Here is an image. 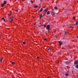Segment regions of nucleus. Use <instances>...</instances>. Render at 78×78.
<instances>
[{"instance_id": "30", "label": "nucleus", "mask_w": 78, "mask_h": 78, "mask_svg": "<svg viewBox=\"0 0 78 78\" xmlns=\"http://www.w3.org/2000/svg\"><path fill=\"white\" fill-rule=\"evenodd\" d=\"M55 37H56V38H57V37H56V35L55 36Z\"/></svg>"}, {"instance_id": "10", "label": "nucleus", "mask_w": 78, "mask_h": 78, "mask_svg": "<svg viewBox=\"0 0 78 78\" xmlns=\"http://www.w3.org/2000/svg\"><path fill=\"white\" fill-rule=\"evenodd\" d=\"M42 15L41 14V15H40V19H41V18H42Z\"/></svg>"}, {"instance_id": "17", "label": "nucleus", "mask_w": 78, "mask_h": 78, "mask_svg": "<svg viewBox=\"0 0 78 78\" xmlns=\"http://www.w3.org/2000/svg\"><path fill=\"white\" fill-rule=\"evenodd\" d=\"M2 20H4V21H5V18L4 17H3L2 18Z\"/></svg>"}, {"instance_id": "16", "label": "nucleus", "mask_w": 78, "mask_h": 78, "mask_svg": "<svg viewBox=\"0 0 78 78\" xmlns=\"http://www.w3.org/2000/svg\"><path fill=\"white\" fill-rule=\"evenodd\" d=\"M51 48H50L48 49V50H50L49 51V52H51Z\"/></svg>"}, {"instance_id": "5", "label": "nucleus", "mask_w": 78, "mask_h": 78, "mask_svg": "<svg viewBox=\"0 0 78 78\" xmlns=\"http://www.w3.org/2000/svg\"><path fill=\"white\" fill-rule=\"evenodd\" d=\"M12 19H13V18H10V19L9 20V22H12Z\"/></svg>"}, {"instance_id": "22", "label": "nucleus", "mask_w": 78, "mask_h": 78, "mask_svg": "<svg viewBox=\"0 0 78 78\" xmlns=\"http://www.w3.org/2000/svg\"><path fill=\"white\" fill-rule=\"evenodd\" d=\"M66 76H68V75H69V74H67V73H66Z\"/></svg>"}, {"instance_id": "6", "label": "nucleus", "mask_w": 78, "mask_h": 78, "mask_svg": "<svg viewBox=\"0 0 78 78\" xmlns=\"http://www.w3.org/2000/svg\"><path fill=\"white\" fill-rule=\"evenodd\" d=\"M51 13L52 14H53L54 15H55V13L53 11H51Z\"/></svg>"}, {"instance_id": "33", "label": "nucleus", "mask_w": 78, "mask_h": 78, "mask_svg": "<svg viewBox=\"0 0 78 78\" xmlns=\"http://www.w3.org/2000/svg\"><path fill=\"white\" fill-rule=\"evenodd\" d=\"M41 2H42V0H40Z\"/></svg>"}, {"instance_id": "37", "label": "nucleus", "mask_w": 78, "mask_h": 78, "mask_svg": "<svg viewBox=\"0 0 78 78\" xmlns=\"http://www.w3.org/2000/svg\"><path fill=\"white\" fill-rule=\"evenodd\" d=\"M34 25H35V23L34 24Z\"/></svg>"}, {"instance_id": "3", "label": "nucleus", "mask_w": 78, "mask_h": 78, "mask_svg": "<svg viewBox=\"0 0 78 78\" xmlns=\"http://www.w3.org/2000/svg\"><path fill=\"white\" fill-rule=\"evenodd\" d=\"M78 24V21H77L75 23H74V25H76V26H77Z\"/></svg>"}, {"instance_id": "4", "label": "nucleus", "mask_w": 78, "mask_h": 78, "mask_svg": "<svg viewBox=\"0 0 78 78\" xmlns=\"http://www.w3.org/2000/svg\"><path fill=\"white\" fill-rule=\"evenodd\" d=\"M75 64H78V61L76 60L74 62Z\"/></svg>"}, {"instance_id": "18", "label": "nucleus", "mask_w": 78, "mask_h": 78, "mask_svg": "<svg viewBox=\"0 0 78 78\" xmlns=\"http://www.w3.org/2000/svg\"><path fill=\"white\" fill-rule=\"evenodd\" d=\"M54 9H58V7L56 6L54 7Z\"/></svg>"}, {"instance_id": "2", "label": "nucleus", "mask_w": 78, "mask_h": 78, "mask_svg": "<svg viewBox=\"0 0 78 78\" xmlns=\"http://www.w3.org/2000/svg\"><path fill=\"white\" fill-rule=\"evenodd\" d=\"M59 45H61L62 44V42L61 41H60L58 42Z\"/></svg>"}, {"instance_id": "31", "label": "nucleus", "mask_w": 78, "mask_h": 78, "mask_svg": "<svg viewBox=\"0 0 78 78\" xmlns=\"http://www.w3.org/2000/svg\"><path fill=\"white\" fill-rule=\"evenodd\" d=\"M37 58L38 59V58H39V57H37Z\"/></svg>"}, {"instance_id": "9", "label": "nucleus", "mask_w": 78, "mask_h": 78, "mask_svg": "<svg viewBox=\"0 0 78 78\" xmlns=\"http://www.w3.org/2000/svg\"><path fill=\"white\" fill-rule=\"evenodd\" d=\"M11 12H10L9 13H8V16H11Z\"/></svg>"}, {"instance_id": "1", "label": "nucleus", "mask_w": 78, "mask_h": 78, "mask_svg": "<svg viewBox=\"0 0 78 78\" xmlns=\"http://www.w3.org/2000/svg\"><path fill=\"white\" fill-rule=\"evenodd\" d=\"M50 28V25H48L46 27V28L47 30H49Z\"/></svg>"}, {"instance_id": "32", "label": "nucleus", "mask_w": 78, "mask_h": 78, "mask_svg": "<svg viewBox=\"0 0 78 78\" xmlns=\"http://www.w3.org/2000/svg\"><path fill=\"white\" fill-rule=\"evenodd\" d=\"M77 77H78L77 76H76V78H77Z\"/></svg>"}, {"instance_id": "11", "label": "nucleus", "mask_w": 78, "mask_h": 78, "mask_svg": "<svg viewBox=\"0 0 78 78\" xmlns=\"http://www.w3.org/2000/svg\"><path fill=\"white\" fill-rule=\"evenodd\" d=\"M6 3H7V2H6V1H4V2L3 4H4L5 5H6Z\"/></svg>"}, {"instance_id": "27", "label": "nucleus", "mask_w": 78, "mask_h": 78, "mask_svg": "<svg viewBox=\"0 0 78 78\" xmlns=\"http://www.w3.org/2000/svg\"><path fill=\"white\" fill-rule=\"evenodd\" d=\"M73 19H74V20H75V17H73Z\"/></svg>"}, {"instance_id": "34", "label": "nucleus", "mask_w": 78, "mask_h": 78, "mask_svg": "<svg viewBox=\"0 0 78 78\" xmlns=\"http://www.w3.org/2000/svg\"><path fill=\"white\" fill-rule=\"evenodd\" d=\"M22 1H23V0H21Z\"/></svg>"}, {"instance_id": "19", "label": "nucleus", "mask_w": 78, "mask_h": 78, "mask_svg": "<svg viewBox=\"0 0 78 78\" xmlns=\"http://www.w3.org/2000/svg\"><path fill=\"white\" fill-rule=\"evenodd\" d=\"M2 60H3V58H2L0 60L1 62H2Z\"/></svg>"}, {"instance_id": "21", "label": "nucleus", "mask_w": 78, "mask_h": 78, "mask_svg": "<svg viewBox=\"0 0 78 78\" xmlns=\"http://www.w3.org/2000/svg\"><path fill=\"white\" fill-rule=\"evenodd\" d=\"M11 63L12 64H15L14 62H12Z\"/></svg>"}, {"instance_id": "7", "label": "nucleus", "mask_w": 78, "mask_h": 78, "mask_svg": "<svg viewBox=\"0 0 78 78\" xmlns=\"http://www.w3.org/2000/svg\"><path fill=\"white\" fill-rule=\"evenodd\" d=\"M69 63H70V62L69 61H67L66 62V63L67 64H69Z\"/></svg>"}, {"instance_id": "35", "label": "nucleus", "mask_w": 78, "mask_h": 78, "mask_svg": "<svg viewBox=\"0 0 78 78\" xmlns=\"http://www.w3.org/2000/svg\"><path fill=\"white\" fill-rule=\"evenodd\" d=\"M15 1H16V0H15Z\"/></svg>"}, {"instance_id": "36", "label": "nucleus", "mask_w": 78, "mask_h": 78, "mask_svg": "<svg viewBox=\"0 0 78 78\" xmlns=\"http://www.w3.org/2000/svg\"><path fill=\"white\" fill-rule=\"evenodd\" d=\"M1 36V35L0 34V36Z\"/></svg>"}, {"instance_id": "15", "label": "nucleus", "mask_w": 78, "mask_h": 78, "mask_svg": "<svg viewBox=\"0 0 78 78\" xmlns=\"http://www.w3.org/2000/svg\"><path fill=\"white\" fill-rule=\"evenodd\" d=\"M38 8V5H36V6H34V8Z\"/></svg>"}, {"instance_id": "12", "label": "nucleus", "mask_w": 78, "mask_h": 78, "mask_svg": "<svg viewBox=\"0 0 78 78\" xmlns=\"http://www.w3.org/2000/svg\"><path fill=\"white\" fill-rule=\"evenodd\" d=\"M48 14H50V12L49 11H48L47 13V15H48Z\"/></svg>"}, {"instance_id": "24", "label": "nucleus", "mask_w": 78, "mask_h": 78, "mask_svg": "<svg viewBox=\"0 0 78 78\" xmlns=\"http://www.w3.org/2000/svg\"><path fill=\"white\" fill-rule=\"evenodd\" d=\"M30 2H31V3H33V2L32 1H31Z\"/></svg>"}, {"instance_id": "23", "label": "nucleus", "mask_w": 78, "mask_h": 78, "mask_svg": "<svg viewBox=\"0 0 78 78\" xmlns=\"http://www.w3.org/2000/svg\"><path fill=\"white\" fill-rule=\"evenodd\" d=\"M23 44H26L25 42H23Z\"/></svg>"}, {"instance_id": "26", "label": "nucleus", "mask_w": 78, "mask_h": 78, "mask_svg": "<svg viewBox=\"0 0 78 78\" xmlns=\"http://www.w3.org/2000/svg\"><path fill=\"white\" fill-rule=\"evenodd\" d=\"M44 27H46V25H44Z\"/></svg>"}, {"instance_id": "25", "label": "nucleus", "mask_w": 78, "mask_h": 78, "mask_svg": "<svg viewBox=\"0 0 78 78\" xmlns=\"http://www.w3.org/2000/svg\"><path fill=\"white\" fill-rule=\"evenodd\" d=\"M47 40H47V39H46V38H45V39H44V40L45 41H47Z\"/></svg>"}, {"instance_id": "14", "label": "nucleus", "mask_w": 78, "mask_h": 78, "mask_svg": "<svg viewBox=\"0 0 78 78\" xmlns=\"http://www.w3.org/2000/svg\"><path fill=\"white\" fill-rule=\"evenodd\" d=\"M5 5L4 4H1V6L2 7H3V6H5Z\"/></svg>"}, {"instance_id": "8", "label": "nucleus", "mask_w": 78, "mask_h": 78, "mask_svg": "<svg viewBox=\"0 0 78 78\" xmlns=\"http://www.w3.org/2000/svg\"><path fill=\"white\" fill-rule=\"evenodd\" d=\"M48 11V8H46V9L44 10V11H45V12Z\"/></svg>"}, {"instance_id": "28", "label": "nucleus", "mask_w": 78, "mask_h": 78, "mask_svg": "<svg viewBox=\"0 0 78 78\" xmlns=\"http://www.w3.org/2000/svg\"><path fill=\"white\" fill-rule=\"evenodd\" d=\"M16 12H18V10L16 9Z\"/></svg>"}, {"instance_id": "20", "label": "nucleus", "mask_w": 78, "mask_h": 78, "mask_svg": "<svg viewBox=\"0 0 78 78\" xmlns=\"http://www.w3.org/2000/svg\"><path fill=\"white\" fill-rule=\"evenodd\" d=\"M64 33H64V34H65V35H66V34H67V32H66V31H64Z\"/></svg>"}, {"instance_id": "29", "label": "nucleus", "mask_w": 78, "mask_h": 78, "mask_svg": "<svg viewBox=\"0 0 78 78\" xmlns=\"http://www.w3.org/2000/svg\"><path fill=\"white\" fill-rule=\"evenodd\" d=\"M38 27H41V26H40L39 25H38Z\"/></svg>"}, {"instance_id": "13", "label": "nucleus", "mask_w": 78, "mask_h": 78, "mask_svg": "<svg viewBox=\"0 0 78 78\" xmlns=\"http://www.w3.org/2000/svg\"><path fill=\"white\" fill-rule=\"evenodd\" d=\"M42 11H43V9H41L40 10V11L41 12H42Z\"/></svg>"}]
</instances>
